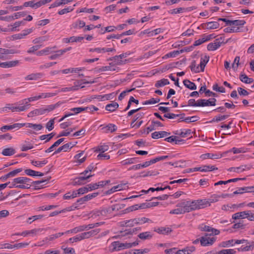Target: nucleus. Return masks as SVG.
<instances>
[{
  "mask_svg": "<svg viewBox=\"0 0 254 254\" xmlns=\"http://www.w3.org/2000/svg\"><path fill=\"white\" fill-rule=\"evenodd\" d=\"M64 102L59 101L55 104H51L47 105L45 107H42L39 109H35V113L36 116L42 115L46 113H49L53 111L56 108L59 107L60 105L63 104Z\"/></svg>",
  "mask_w": 254,
  "mask_h": 254,
  "instance_id": "nucleus-1",
  "label": "nucleus"
},
{
  "mask_svg": "<svg viewBox=\"0 0 254 254\" xmlns=\"http://www.w3.org/2000/svg\"><path fill=\"white\" fill-rule=\"evenodd\" d=\"M249 244V242L247 240L242 239V240H236L231 239L226 241L222 242L219 244V247L223 248H228L230 246H233L235 244Z\"/></svg>",
  "mask_w": 254,
  "mask_h": 254,
  "instance_id": "nucleus-2",
  "label": "nucleus"
},
{
  "mask_svg": "<svg viewBox=\"0 0 254 254\" xmlns=\"http://www.w3.org/2000/svg\"><path fill=\"white\" fill-rule=\"evenodd\" d=\"M211 234H205L204 236L200 237V245L202 246L206 247L212 245L216 241V238L210 237Z\"/></svg>",
  "mask_w": 254,
  "mask_h": 254,
  "instance_id": "nucleus-3",
  "label": "nucleus"
},
{
  "mask_svg": "<svg viewBox=\"0 0 254 254\" xmlns=\"http://www.w3.org/2000/svg\"><path fill=\"white\" fill-rule=\"evenodd\" d=\"M93 176V175L91 174L88 175H81L80 174V176L73 179V182L71 184L74 186L84 185L86 183L85 181Z\"/></svg>",
  "mask_w": 254,
  "mask_h": 254,
  "instance_id": "nucleus-4",
  "label": "nucleus"
},
{
  "mask_svg": "<svg viewBox=\"0 0 254 254\" xmlns=\"http://www.w3.org/2000/svg\"><path fill=\"white\" fill-rule=\"evenodd\" d=\"M119 208H121V207L118 204L103 207L101 209V216H106L108 214H111L114 211L119 210Z\"/></svg>",
  "mask_w": 254,
  "mask_h": 254,
  "instance_id": "nucleus-5",
  "label": "nucleus"
},
{
  "mask_svg": "<svg viewBox=\"0 0 254 254\" xmlns=\"http://www.w3.org/2000/svg\"><path fill=\"white\" fill-rule=\"evenodd\" d=\"M91 108H93L94 110L96 111L99 110V109L94 106V105H91L88 107H76V108H73L70 109V111L73 112V113H67L68 114H72L73 115H76L82 111H87L88 109H91Z\"/></svg>",
  "mask_w": 254,
  "mask_h": 254,
  "instance_id": "nucleus-6",
  "label": "nucleus"
},
{
  "mask_svg": "<svg viewBox=\"0 0 254 254\" xmlns=\"http://www.w3.org/2000/svg\"><path fill=\"white\" fill-rule=\"evenodd\" d=\"M201 27L204 29H215L219 27L220 24L217 21L208 22L201 24Z\"/></svg>",
  "mask_w": 254,
  "mask_h": 254,
  "instance_id": "nucleus-7",
  "label": "nucleus"
},
{
  "mask_svg": "<svg viewBox=\"0 0 254 254\" xmlns=\"http://www.w3.org/2000/svg\"><path fill=\"white\" fill-rule=\"evenodd\" d=\"M112 248L111 249L112 252L120 251L127 247V243H121L119 242H114L111 244Z\"/></svg>",
  "mask_w": 254,
  "mask_h": 254,
  "instance_id": "nucleus-8",
  "label": "nucleus"
},
{
  "mask_svg": "<svg viewBox=\"0 0 254 254\" xmlns=\"http://www.w3.org/2000/svg\"><path fill=\"white\" fill-rule=\"evenodd\" d=\"M127 53H123L119 56H116L112 59H110V60H114V62L117 64H125L127 61L126 59L122 60V59L125 58L127 57Z\"/></svg>",
  "mask_w": 254,
  "mask_h": 254,
  "instance_id": "nucleus-9",
  "label": "nucleus"
},
{
  "mask_svg": "<svg viewBox=\"0 0 254 254\" xmlns=\"http://www.w3.org/2000/svg\"><path fill=\"white\" fill-rule=\"evenodd\" d=\"M22 171V168H18L13 171H12L7 174L0 177V179L4 182L7 180V179L15 176L18 173L21 172Z\"/></svg>",
  "mask_w": 254,
  "mask_h": 254,
  "instance_id": "nucleus-10",
  "label": "nucleus"
},
{
  "mask_svg": "<svg viewBox=\"0 0 254 254\" xmlns=\"http://www.w3.org/2000/svg\"><path fill=\"white\" fill-rule=\"evenodd\" d=\"M24 124L22 123H15L12 125H5L1 127L0 130L2 132H4L6 130H11L15 128H20L24 127Z\"/></svg>",
  "mask_w": 254,
  "mask_h": 254,
  "instance_id": "nucleus-11",
  "label": "nucleus"
},
{
  "mask_svg": "<svg viewBox=\"0 0 254 254\" xmlns=\"http://www.w3.org/2000/svg\"><path fill=\"white\" fill-rule=\"evenodd\" d=\"M218 39H216L214 42L208 44L207 49L208 51H215L221 46L222 42L218 41Z\"/></svg>",
  "mask_w": 254,
  "mask_h": 254,
  "instance_id": "nucleus-12",
  "label": "nucleus"
},
{
  "mask_svg": "<svg viewBox=\"0 0 254 254\" xmlns=\"http://www.w3.org/2000/svg\"><path fill=\"white\" fill-rule=\"evenodd\" d=\"M173 133L182 137H186L191 134V130L190 129H180L174 131Z\"/></svg>",
  "mask_w": 254,
  "mask_h": 254,
  "instance_id": "nucleus-13",
  "label": "nucleus"
},
{
  "mask_svg": "<svg viewBox=\"0 0 254 254\" xmlns=\"http://www.w3.org/2000/svg\"><path fill=\"white\" fill-rule=\"evenodd\" d=\"M44 74L41 72L34 73L27 75L25 77V79L27 80H36L41 78Z\"/></svg>",
  "mask_w": 254,
  "mask_h": 254,
  "instance_id": "nucleus-14",
  "label": "nucleus"
},
{
  "mask_svg": "<svg viewBox=\"0 0 254 254\" xmlns=\"http://www.w3.org/2000/svg\"><path fill=\"white\" fill-rule=\"evenodd\" d=\"M19 64V61H11L2 62L0 64V67L2 68H9L16 66Z\"/></svg>",
  "mask_w": 254,
  "mask_h": 254,
  "instance_id": "nucleus-15",
  "label": "nucleus"
},
{
  "mask_svg": "<svg viewBox=\"0 0 254 254\" xmlns=\"http://www.w3.org/2000/svg\"><path fill=\"white\" fill-rule=\"evenodd\" d=\"M15 183H18L20 184H31V179L25 177H20L14 179Z\"/></svg>",
  "mask_w": 254,
  "mask_h": 254,
  "instance_id": "nucleus-16",
  "label": "nucleus"
},
{
  "mask_svg": "<svg viewBox=\"0 0 254 254\" xmlns=\"http://www.w3.org/2000/svg\"><path fill=\"white\" fill-rule=\"evenodd\" d=\"M102 129L103 130V132L105 133H112L117 130V127L115 124H109Z\"/></svg>",
  "mask_w": 254,
  "mask_h": 254,
  "instance_id": "nucleus-17",
  "label": "nucleus"
},
{
  "mask_svg": "<svg viewBox=\"0 0 254 254\" xmlns=\"http://www.w3.org/2000/svg\"><path fill=\"white\" fill-rule=\"evenodd\" d=\"M154 231L160 234L166 235L171 233L172 231V230L169 227H161L155 228Z\"/></svg>",
  "mask_w": 254,
  "mask_h": 254,
  "instance_id": "nucleus-18",
  "label": "nucleus"
},
{
  "mask_svg": "<svg viewBox=\"0 0 254 254\" xmlns=\"http://www.w3.org/2000/svg\"><path fill=\"white\" fill-rule=\"evenodd\" d=\"M47 97V95H45V94L44 93H42L41 95H39L38 96L30 97L27 99H24L19 102V104H20V105L23 104L24 101H26L27 100L28 101V102H32L34 101L39 100L42 98H46Z\"/></svg>",
  "mask_w": 254,
  "mask_h": 254,
  "instance_id": "nucleus-19",
  "label": "nucleus"
},
{
  "mask_svg": "<svg viewBox=\"0 0 254 254\" xmlns=\"http://www.w3.org/2000/svg\"><path fill=\"white\" fill-rule=\"evenodd\" d=\"M221 157L222 155L209 153L203 154L200 156V158L202 159H205L207 158L217 159L221 158Z\"/></svg>",
  "mask_w": 254,
  "mask_h": 254,
  "instance_id": "nucleus-20",
  "label": "nucleus"
},
{
  "mask_svg": "<svg viewBox=\"0 0 254 254\" xmlns=\"http://www.w3.org/2000/svg\"><path fill=\"white\" fill-rule=\"evenodd\" d=\"M50 178H51V177L48 179H42L41 180H40V181L32 182L31 184L35 185L33 189L34 190H39L41 188H43V185H40L43 183L48 182L49 181Z\"/></svg>",
  "mask_w": 254,
  "mask_h": 254,
  "instance_id": "nucleus-21",
  "label": "nucleus"
},
{
  "mask_svg": "<svg viewBox=\"0 0 254 254\" xmlns=\"http://www.w3.org/2000/svg\"><path fill=\"white\" fill-rule=\"evenodd\" d=\"M249 214V211H244L240 212H237L232 215V219H239L246 218L247 215Z\"/></svg>",
  "mask_w": 254,
  "mask_h": 254,
  "instance_id": "nucleus-22",
  "label": "nucleus"
},
{
  "mask_svg": "<svg viewBox=\"0 0 254 254\" xmlns=\"http://www.w3.org/2000/svg\"><path fill=\"white\" fill-rule=\"evenodd\" d=\"M240 80L247 84H251L254 82V79L252 78H249L246 74L241 73L239 77Z\"/></svg>",
  "mask_w": 254,
  "mask_h": 254,
  "instance_id": "nucleus-23",
  "label": "nucleus"
},
{
  "mask_svg": "<svg viewBox=\"0 0 254 254\" xmlns=\"http://www.w3.org/2000/svg\"><path fill=\"white\" fill-rule=\"evenodd\" d=\"M138 237L139 239L142 240H150L152 238L153 235L150 232L147 231L140 233L138 235Z\"/></svg>",
  "mask_w": 254,
  "mask_h": 254,
  "instance_id": "nucleus-24",
  "label": "nucleus"
},
{
  "mask_svg": "<svg viewBox=\"0 0 254 254\" xmlns=\"http://www.w3.org/2000/svg\"><path fill=\"white\" fill-rule=\"evenodd\" d=\"M64 140V138H61L56 141L53 145H52L49 148L46 149L45 152L46 153H50L54 150V148L58 146Z\"/></svg>",
  "mask_w": 254,
  "mask_h": 254,
  "instance_id": "nucleus-25",
  "label": "nucleus"
},
{
  "mask_svg": "<svg viewBox=\"0 0 254 254\" xmlns=\"http://www.w3.org/2000/svg\"><path fill=\"white\" fill-rule=\"evenodd\" d=\"M209 60V57L205 55L204 58H201L199 66L201 71H203L205 66Z\"/></svg>",
  "mask_w": 254,
  "mask_h": 254,
  "instance_id": "nucleus-26",
  "label": "nucleus"
},
{
  "mask_svg": "<svg viewBox=\"0 0 254 254\" xmlns=\"http://www.w3.org/2000/svg\"><path fill=\"white\" fill-rule=\"evenodd\" d=\"M23 6L24 7L30 6L32 8H35V9L40 7L39 2L38 1L35 2V0L25 2L23 3Z\"/></svg>",
  "mask_w": 254,
  "mask_h": 254,
  "instance_id": "nucleus-27",
  "label": "nucleus"
},
{
  "mask_svg": "<svg viewBox=\"0 0 254 254\" xmlns=\"http://www.w3.org/2000/svg\"><path fill=\"white\" fill-rule=\"evenodd\" d=\"M183 83L184 85L187 88L190 90H195L196 89V85L195 84L191 81H190L189 79H185L183 81Z\"/></svg>",
  "mask_w": 254,
  "mask_h": 254,
  "instance_id": "nucleus-28",
  "label": "nucleus"
},
{
  "mask_svg": "<svg viewBox=\"0 0 254 254\" xmlns=\"http://www.w3.org/2000/svg\"><path fill=\"white\" fill-rule=\"evenodd\" d=\"M25 125L24 126H26L27 127L32 128L36 131L40 130L43 128V126L41 124H36L32 123H24Z\"/></svg>",
  "mask_w": 254,
  "mask_h": 254,
  "instance_id": "nucleus-29",
  "label": "nucleus"
},
{
  "mask_svg": "<svg viewBox=\"0 0 254 254\" xmlns=\"http://www.w3.org/2000/svg\"><path fill=\"white\" fill-rule=\"evenodd\" d=\"M119 107V104L117 102H113L107 104L105 107L106 110L109 112H114Z\"/></svg>",
  "mask_w": 254,
  "mask_h": 254,
  "instance_id": "nucleus-30",
  "label": "nucleus"
},
{
  "mask_svg": "<svg viewBox=\"0 0 254 254\" xmlns=\"http://www.w3.org/2000/svg\"><path fill=\"white\" fill-rule=\"evenodd\" d=\"M85 26V22L82 20H78L71 24V29H76L78 27L79 28H82Z\"/></svg>",
  "mask_w": 254,
  "mask_h": 254,
  "instance_id": "nucleus-31",
  "label": "nucleus"
},
{
  "mask_svg": "<svg viewBox=\"0 0 254 254\" xmlns=\"http://www.w3.org/2000/svg\"><path fill=\"white\" fill-rule=\"evenodd\" d=\"M159 174V172L156 171H148L147 172L143 171L140 173L139 177H146L148 176H156Z\"/></svg>",
  "mask_w": 254,
  "mask_h": 254,
  "instance_id": "nucleus-32",
  "label": "nucleus"
},
{
  "mask_svg": "<svg viewBox=\"0 0 254 254\" xmlns=\"http://www.w3.org/2000/svg\"><path fill=\"white\" fill-rule=\"evenodd\" d=\"M15 150L12 147L4 148L2 150L1 154L4 156H11L15 154Z\"/></svg>",
  "mask_w": 254,
  "mask_h": 254,
  "instance_id": "nucleus-33",
  "label": "nucleus"
},
{
  "mask_svg": "<svg viewBox=\"0 0 254 254\" xmlns=\"http://www.w3.org/2000/svg\"><path fill=\"white\" fill-rule=\"evenodd\" d=\"M19 52L14 49H6L0 48V54L3 55H9L19 53Z\"/></svg>",
  "mask_w": 254,
  "mask_h": 254,
  "instance_id": "nucleus-34",
  "label": "nucleus"
},
{
  "mask_svg": "<svg viewBox=\"0 0 254 254\" xmlns=\"http://www.w3.org/2000/svg\"><path fill=\"white\" fill-rule=\"evenodd\" d=\"M116 70L115 67L113 65L110 64L109 65L102 66L97 70L98 72H100L105 71H115Z\"/></svg>",
  "mask_w": 254,
  "mask_h": 254,
  "instance_id": "nucleus-35",
  "label": "nucleus"
},
{
  "mask_svg": "<svg viewBox=\"0 0 254 254\" xmlns=\"http://www.w3.org/2000/svg\"><path fill=\"white\" fill-rule=\"evenodd\" d=\"M249 149L245 147H241L239 148L236 147H233L229 152H233L234 154H238L240 153H245L248 152Z\"/></svg>",
  "mask_w": 254,
  "mask_h": 254,
  "instance_id": "nucleus-36",
  "label": "nucleus"
},
{
  "mask_svg": "<svg viewBox=\"0 0 254 254\" xmlns=\"http://www.w3.org/2000/svg\"><path fill=\"white\" fill-rule=\"evenodd\" d=\"M110 95L92 96L90 97V98L85 99L82 102V103L90 102L92 101V100L94 99H100L101 100H104L106 96H110ZM109 97H110V96H109Z\"/></svg>",
  "mask_w": 254,
  "mask_h": 254,
  "instance_id": "nucleus-37",
  "label": "nucleus"
},
{
  "mask_svg": "<svg viewBox=\"0 0 254 254\" xmlns=\"http://www.w3.org/2000/svg\"><path fill=\"white\" fill-rule=\"evenodd\" d=\"M170 83L169 81L167 79L163 78L160 80H158L155 84V86L157 88L164 86Z\"/></svg>",
  "mask_w": 254,
  "mask_h": 254,
  "instance_id": "nucleus-38",
  "label": "nucleus"
},
{
  "mask_svg": "<svg viewBox=\"0 0 254 254\" xmlns=\"http://www.w3.org/2000/svg\"><path fill=\"white\" fill-rule=\"evenodd\" d=\"M55 47H53V48H54ZM53 49V48H51V47H47L45 49L42 50H41L40 51H38L37 52L36 54L37 56H41L43 55H48L49 53H51L52 52V51H51V50Z\"/></svg>",
  "mask_w": 254,
  "mask_h": 254,
  "instance_id": "nucleus-39",
  "label": "nucleus"
},
{
  "mask_svg": "<svg viewBox=\"0 0 254 254\" xmlns=\"http://www.w3.org/2000/svg\"><path fill=\"white\" fill-rule=\"evenodd\" d=\"M220 198V196L217 194H213L210 198H207L208 205L210 206L212 203H214L219 200V198Z\"/></svg>",
  "mask_w": 254,
  "mask_h": 254,
  "instance_id": "nucleus-40",
  "label": "nucleus"
},
{
  "mask_svg": "<svg viewBox=\"0 0 254 254\" xmlns=\"http://www.w3.org/2000/svg\"><path fill=\"white\" fill-rule=\"evenodd\" d=\"M48 163V161L46 159L42 161L32 160L31 163L37 167H42L44 165H46Z\"/></svg>",
  "mask_w": 254,
  "mask_h": 254,
  "instance_id": "nucleus-41",
  "label": "nucleus"
},
{
  "mask_svg": "<svg viewBox=\"0 0 254 254\" xmlns=\"http://www.w3.org/2000/svg\"><path fill=\"white\" fill-rule=\"evenodd\" d=\"M209 100L206 99H200L198 100V107L211 106Z\"/></svg>",
  "mask_w": 254,
  "mask_h": 254,
  "instance_id": "nucleus-42",
  "label": "nucleus"
},
{
  "mask_svg": "<svg viewBox=\"0 0 254 254\" xmlns=\"http://www.w3.org/2000/svg\"><path fill=\"white\" fill-rule=\"evenodd\" d=\"M230 116L229 115H220L219 116H215L214 118L210 122V123H213L214 122H220L223 120H224L229 118Z\"/></svg>",
  "mask_w": 254,
  "mask_h": 254,
  "instance_id": "nucleus-43",
  "label": "nucleus"
},
{
  "mask_svg": "<svg viewBox=\"0 0 254 254\" xmlns=\"http://www.w3.org/2000/svg\"><path fill=\"white\" fill-rule=\"evenodd\" d=\"M95 165L93 163H91L86 168V169L83 172L80 173V175H88L87 174L89 172H91L92 171H94L96 168V167H95Z\"/></svg>",
  "mask_w": 254,
  "mask_h": 254,
  "instance_id": "nucleus-44",
  "label": "nucleus"
},
{
  "mask_svg": "<svg viewBox=\"0 0 254 254\" xmlns=\"http://www.w3.org/2000/svg\"><path fill=\"white\" fill-rule=\"evenodd\" d=\"M217 254H236V251L234 249H223L217 251Z\"/></svg>",
  "mask_w": 254,
  "mask_h": 254,
  "instance_id": "nucleus-45",
  "label": "nucleus"
},
{
  "mask_svg": "<svg viewBox=\"0 0 254 254\" xmlns=\"http://www.w3.org/2000/svg\"><path fill=\"white\" fill-rule=\"evenodd\" d=\"M246 246H244V245L242 246L240 248H238L237 249L239 252H247L249 251H251L253 250V246L252 245H248L246 244Z\"/></svg>",
  "mask_w": 254,
  "mask_h": 254,
  "instance_id": "nucleus-46",
  "label": "nucleus"
},
{
  "mask_svg": "<svg viewBox=\"0 0 254 254\" xmlns=\"http://www.w3.org/2000/svg\"><path fill=\"white\" fill-rule=\"evenodd\" d=\"M172 166L175 167L185 168L186 167V161L181 160L173 163Z\"/></svg>",
  "mask_w": 254,
  "mask_h": 254,
  "instance_id": "nucleus-47",
  "label": "nucleus"
},
{
  "mask_svg": "<svg viewBox=\"0 0 254 254\" xmlns=\"http://www.w3.org/2000/svg\"><path fill=\"white\" fill-rule=\"evenodd\" d=\"M121 187V186H120V185H117V186H114V187H112L111 189L106 191L104 192V194H105L106 195L111 194L117 190H121L120 189Z\"/></svg>",
  "mask_w": 254,
  "mask_h": 254,
  "instance_id": "nucleus-48",
  "label": "nucleus"
},
{
  "mask_svg": "<svg viewBox=\"0 0 254 254\" xmlns=\"http://www.w3.org/2000/svg\"><path fill=\"white\" fill-rule=\"evenodd\" d=\"M55 118L51 119L46 125V127L49 131L52 130L54 127Z\"/></svg>",
  "mask_w": 254,
  "mask_h": 254,
  "instance_id": "nucleus-49",
  "label": "nucleus"
},
{
  "mask_svg": "<svg viewBox=\"0 0 254 254\" xmlns=\"http://www.w3.org/2000/svg\"><path fill=\"white\" fill-rule=\"evenodd\" d=\"M225 33L239 32H241L240 27H227L224 29Z\"/></svg>",
  "mask_w": 254,
  "mask_h": 254,
  "instance_id": "nucleus-50",
  "label": "nucleus"
},
{
  "mask_svg": "<svg viewBox=\"0 0 254 254\" xmlns=\"http://www.w3.org/2000/svg\"><path fill=\"white\" fill-rule=\"evenodd\" d=\"M184 52V50H180V51H174L173 52H170L166 54L165 56L166 57H175L181 53Z\"/></svg>",
  "mask_w": 254,
  "mask_h": 254,
  "instance_id": "nucleus-51",
  "label": "nucleus"
},
{
  "mask_svg": "<svg viewBox=\"0 0 254 254\" xmlns=\"http://www.w3.org/2000/svg\"><path fill=\"white\" fill-rule=\"evenodd\" d=\"M197 204L199 205V209H200L201 208H204L208 205L207 199H198L197 200Z\"/></svg>",
  "mask_w": 254,
  "mask_h": 254,
  "instance_id": "nucleus-52",
  "label": "nucleus"
},
{
  "mask_svg": "<svg viewBox=\"0 0 254 254\" xmlns=\"http://www.w3.org/2000/svg\"><path fill=\"white\" fill-rule=\"evenodd\" d=\"M25 22H24V20H22V21H16L15 22L13 25V27H12L11 28H10V30H11V32H13V31H15L16 30V28L17 27H19L21 25H25Z\"/></svg>",
  "mask_w": 254,
  "mask_h": 254,
  "instance_id": "nucleus-53",
  "label": "nucleus"
},
{
  "mask_svg": "<svg viewBox=\"0 0 254 254\" xmlns=\"http://www.w3.org/2000/svg\"><path fill=\"white\" fill-rule=\"evenodd\" d=\"M246 22L244 20H232V25L242 27L246 24Z\"/></svg>",
  "mask_w": 254,
  "mask_h": 254,
  "instance_id": "nucleus-54",
  "label": "nucleus"
},
{
  "mask_svg": "<svg viewBox=\"0 0 254 254\" xmlns=\"http://www.w3.org/2000/svg\"><path fill=\"white\" fill-rule=\"evenodd\" d=\"M133 103L138 105L139 104V101L134 99L133 96H130L129 100L128 101V109L131 107Z\"/></svg>",
  "mask_w": 254,
  "mask_h": 254,
  "instance_id": "nucleus-55",
  "label": "nucleus"
},
{
  "mask_svg": "<svg viewBox=\"0 0 254 254\" xmlns=\"http://www.w3.org/2000/svg\"><path fill=\"white\" fill-rule=\"evenodd\" d=\"M33 148V146L32 145L31 143L28 142L26 145L22 144L21 146V151H26L29 149H32Z\"/></svg>",
  "mask_w": 254,
  "mask_h": 254,
  "instance_id": "nucleus-56",
  "label": "nucleus"
},
{
  "mask_svg": "<svg viewBox=\"0 0 254 254\" xmlns=\"http://www.w3.org/2000/svg\"><path fill=\"white\" fill-rule=\"evenodd\" d=\"M190 67L192 71L194 72L195 73H198L199 72V66L196 67V62L193 60L192 61Z\"/></svg>",
  "mask_w": 254,
  "mask_h": 254,
  "instance_id": "nucleus-57",
  "label": "nucleus"
},
{
  "mask_svg": "<svg viewBox=\"0 0 254 254\" xmlns=\"http://www.w3.org/2000/svg\"><path fill=\"white\" fill-rule=\"evenodd\" d=\"M199 119V117L197 116L188 117L183 120V121L186 123H192L197 121Z\"/></svg>",
  "mask_w": 254,
  "mask_h": 254,
  "instance_id": "nucleus-58",
  "label": "nucleus"
},
{
  "mask_svg": "<svg viewBox=\"0 0 254 254\" xmlns=\"http://www.w3.org/2000/svg\"><path fill=\"white\" fill-rule=\"evenodd\" d=\"M229 171H233L234 172H242L246 170V169L243 168V166H240L239 167H231L228 170Z\"/></svg>",
  "mask_w": 254,
  "mask_h": 254,
  "instance_id": "nucleus-59",
  "label": "nucleus"
},
{
  "mask_svg": "<svg viewBox=\"0 0 254 254\" xmlns=\"http://www.w3.org/2000/svg\"><path fill=\"white\" fill-rule=\"evenodd\" d=\"M73 10V8L71 6H68L66 8H64L61 10H59L58 13L60 15H63L68 12H70Z\"/></svg>",
  "mask_w": 254,
  "mask_h": 254,
  "instance_id": "nucleus-60",
  "label": "nucleus"
},
{
  "mask_svg": "<svg viewBox=\"0 0 254 254\" xmlns=\"http://www.w3.org/2000/svg\"><path fill=\"white\" fill-rule=\"evenodd\" d=\"M237 90L240 96H245L249 95L250 92L242 87H238Z\"/></svg>",
  "mask_w": 254,
  "mask_h": 254,
  "instance_id": "nucleus-61",
  "label": "nucleus"
},
{
  "mask_svg": "<svg viewBox=\"0 0 254 254\" xmlns=\"http://www.w3.org/2000/svg\"><path fill=\"white\" fill-rule=\"evenodd\" d=\"M183 210L184 211V213L189 212L191 211V204L190 201H186L185 202V205L184 208H182Z\"/></svg>",
  "mask_w": 254,
  "mask_h": 254,
  "instance_id": "nucleus-62",
  "label": "nucleus"
},
{
  "mask_svg": "<svg viewBox=\"0 0 254 254\" xmlns=\"http://www.w3.org/2000/svg\"><path fill=\"white\" fill-rule=\"evenodd\" d=\"M240 57L237 56L235 57L234 63L232 64V68L234 69V70L237 69L239 65H240Z\"/></svg>",
  "mask_w": 254,
  "mask_h": 254,
  "instance_id": "nucleus-63",
  "label": "nucleus"
},
{
  "mask_svg": "<svg viewBox=\"0 0 254 254\" xmlns=\"http://www.w3.org/2000/svg\"><path fill=\"white\" fill-rule=\"evenodd\" d=\"M243 221H240L238 223H235L233 226L234 229H244L246 227V225L243 224Z\"/></svg>",
  "mask_w": 254,
  "mask_h": 254,
  "instance_id": "nucleus-64",
  "label": "nucleus"
}]
</instances>
